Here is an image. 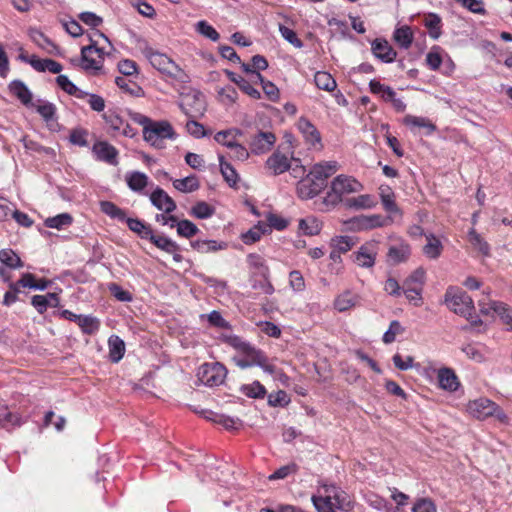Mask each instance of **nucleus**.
I'll return each instance as SVG.
<instances>
[{
	"instance_id": "nucleus-42",
	"label": "nucleus",
	"mask_w": 512,
	"mask_h": 512,
	"mask_svg": "<svg viewBox=\"0 0 512 512\" xmlns=\"http://www.w3.org/2000/svg\"><path fill=\"white\" fill-rule=\"evenodd\" d=\"M73 218L69 213H61L54 217H49L44 221L46 227L62 230L70 226Z\"/></svg>"
},
{
	"instance_id": "nucleus-23",
	"label": "nucleus",
	"mask_w": 512,
	"mask_h": 512,
	"mask_svg": "<svg viewBox=\"0 0 512 512\" xmlns=\"http://www.w3.org/2000/svg\"><path fill=\"white\" fill-rule=\"evenodd\" d=\"M191 247L199 253H215L225 250L228 244L224 241L197 239L190 242Z\"/></svg>"
},
{
	"instance_id": "nucleus-35",
	"label": "nucleus",
	"mask_w": 512,
	"mask_h": 512,
	"mask_svg": "<svg viewBox=\"0 0 512 512\" xmlns=\"http://www.w3.org/2000/svg\"><path fill=\"white\" fill-rule=\"evenodd\" d=\"M370 92L379 98H381L384 102H389V99L392 98L395 91L392 87L382 84L377 79H372L369 82Z\"/></svg>"
},
{
	"instance_id": "nucleus-17",
	"label": "nucleus",
	"mask_w": 512,
	"mask_h": 512,
	"mask_svg": "<svg viewBox=\"0 0 512 512\" xmlns=\"http://www.w3.org/2000/svg\"><path fill=\"white\" fill-rule=\"evenodd\" d=\"M150 201L158 210L171 213L176 209L175 201L162 188L157 187L150 194Z\"/></svg>"
},
{
	"instance_id": "nucleus-11",
	"label": "nucleus",
	"mask_w": 512,
	"mask_h": 512,
	"mask_svg": "<svg viewBox=\"0 0 512 512\" xmlns=\"http://www.w3.org/2000/svg\"><path fill=\"white\" fill-rule=\"evenodd\" d=\"M378 252L379 242L377 240L367 241L352 254L353 261L359 267L372 268L376 263Z\"/></svg>"
},
{
	"instance_id": "nucleus-45",
	"label": "nucleus",
	"mask_w": 512,
	"mask_h": 512,
	"mask_svg": "<svg viewBox=\"0 0 512 512\" xmlns=\"http://www.w3.org/2000/svg\"><path fill=\"white\" fill-rule=\"evenodd\" d=\"M101 211L113 219L124 222L126 220V213L123 209L116 206L113 202L102 201L100 203Z\"/></svg>"
},
{
	"instance_id": "nucleus-50",
	"label": "nucleus",
	"mask_w": 512,
	"mask_h": 512,
	"mask_svg": "<svg viewBox=\"0 0 512 512\" xmlns=\"http://www.w3.org/2000/svg\"><path fill=\"white\" fill-rule=\"evenodd\" d=\"M214 213V207L204 201L197 202L191 209V215L198 219L210 218Z\"/></svg>"
},
{
	"instance_id": "nucleus-12",
	"label": "nucleus",
	"mask_w": 512,
	"mask_h": 512,
	"mask_svg": "<svg viewBox=\"0 0 512 512\" xmlns=\"http://www.w3.org/2000/svg\"><path fill=\"white\" fill-rule=\"evenodd\" d=\"M480 312L484 315L496 313L501 321L512 331V307L506 303L490 300L488 303L484 299L478 301Z\"/></svg>"
},
{
	"instance_id": "nucleus-44",
	"label": "nucleus",
	"mask_w": 512,
	"mask_h": 512,
	"mask_svg": "<svg viewBox=\"0 0 512 512\" xmlns=\"http://www.w3.org/2000/svg\"><path fill=\"white\" fill-rule=\"evenodd\" d=\"M115 82L120 89L132 96L142 97L144 95V91L139 85L124 77H116Z\"/></svg>"
},
{
	"instance_id": "nucleus-37",
	"label": "nucleus",
	"mask_w": 512,
	"mask_h": 512,
	"mask_svg": "<svg viewBox=\"0 0 512 512\" xmlns=\"http://www.w3.org/2000/svg\"><path fill=\"white\" fill-rule=\"evenodd\" d=\"M62 65L53 59H40L34 57V70L39 72H51L53 74H59L62 71Z\"/></svg>"
},
{
	"instance_id": "nucleus-20",
	"label": "nucleus",
	"mask_w": 512,
	"mask_h": 512,
	"mask_svg": "<svg viewBox=\"0 0 512 512\" xmlns=\"http://www.w3.org/2000/svg\"><path fill=\"white\" fill-rule=\"evenodd\" d=\"M93 152L95 153L97 159L101 161H104L110 165L118 164V151L108 142L101 141L95 143L93 146Z\"/></svg>"
},
{
	"instance_id": "nucleus-5",
	"label": "nucleus",
	"mask_w": 512,
	"mask_h": 512,
	"mask_svg": "<svg viewBox=\"0 0 512 512\" xmlns=\"http://www.w3.org/2000/svg\"><path fill=\"white\" fill-rule=\"evenodd\" d=\"M137 48L159 72L178 78L182 73L181 68L166 54L154 50L146 40L138 39Z\"/></svg>"
},
{
	"instance_id": "nucleus-64",
	"label": "nucleus",
	"mask_w": 512,
	"mask_h": 512,
	"mask_svg": "<svg viewBox=\"0 0 512 512\" xmlns=\"http://www.w3.org/2000/svg\"><path fill=\"white\" fill-rule=\"evenodd\" d=\"M106 124L110 129L117 134L122 129L123 123L125 122L118 114L114 112H108L103 115Z\"/></svg>"
},
{
	"instance_id": "nucleus-54",
	"label": "nucleus",
	"mask_w": 512,
	"mask_h": 512,
	"mask_svg": "<svg viewBox=\"0 0 512 512\" xmlns=\"http://www.w3.org/2000/svg\"><path fill=\"white\" fill-rule=\"evenodd\" d=\"M425 26L428 29L429 35L433 39L439 38L441 35V19L434 14H430L425 17Z\"/></svg>"
},
{
	"instance_id": "nucleus-30",
	"label": "nucleus",
	"mask_w": 512,
	"mask_h": 512,
	"mask_svg": "<svg viewBox=\"0 0 512 512\" xmlns=\"http://www.w3.org/2000/svg\"><path fill=\"white\" fill-rule=\"evenodd\" d=\"M108 347L109 359L113 363H118L123 358L125 353L124 341L119 336L112 335L108 340Z\"/></svg>"
},
{
	"instance_id": "nucleus-16",
	"label": "nucleus",
	"mask_w": 512,
	"mask_h": 512,
	"mask_svg": "<svg viewBox=\"0 0 512 512\" xmlns=\"http://www.w3.org/2000/svg\"><path fill=\"white\" fill-rule=\"evenodd\" d=\"M296 126L307 144L313 147L321 146L320 132L306 117H300Z\"/></svg>"
},
{
	"instance_id": "nucleus-28",
	"label": "nucleus",
	"mask_w": 512,
	"mask_h": 512,
	"mask_svg": "<svg viewBox=\"0 0 512 512\" xmlns=\"http://www.w3.org/2000/svg\"><path fill=\"white\" fill-rule=\"evenodd\" d=\"M243 135V132L238 128H230L227 130L219 131L215 134L214 140L227 147L228 149L233 146L237 139Z\"/></svg>"
},
{
	"instance_id": "nucleus-15",
	"label": "nucleus",
	"mask_w": 512,
	"mask_h": 512,
	"mask_svg": "<svg viewBox=\"0 0 512 512\" xmlns=\"http://www.w3.org/2000/svg\"><path fill=\"white\" fill-rule=\"evenodd\" d=\"M276 136L272 132L260 131L252 137L250 150L253 154L261 155L267 153L275 144Z\"/></svg>"
},
{
	"instance_id": "nucleus-25",
	"label": "nucleus",
	"mask_w": 512,
	"mask_h": 512,
	"mask_svg": "<svg viewBox=\"0 0 512 512\" xmlns=\"http://www.w3.org/2000/svg\"><path fill=\"white\" fill-rule=\"evenodd\" d=\"M411 254V247L409 244L401 242L398 245H393L388 250V261L392 264L405 262Z\"/></svg>"
},
{
	"instance_id": "nucleus-14",
	"label": "nucleus",
	"mask_w": 512,
	"mask_h": 512,
	"mask_svg": "<svg viewBox=\"0 0 512 512\" xmlns=\"http://www.w3.org/2000/svg\"><path fill=\"white\" fill-rule=\"evenodd\" d=\"M34 109L41 116L46 127L50 131L55 132L60 129V124L58 122L57 116V108L53 103L43 99H38L37 102L34 103Z\"/></svg>"
},
{
	"instance_id": "nucleus-59",
	"label": "nucleus",
	"mask_w": 512,
	"mask_h": 512,
	"mask_svg": "<svg viewBox=\"0 0 512 512\" xmlns=\"http://www.w3.org/2000/svg\"><path fill=\"white\" fill-rule=\"evenodd\" d=\"M221 338L225 343L237 349L240 353L251 346L249 343L243 341L240 337L233 334H222Z\"/></svg>"
},
{
	"instance_id": "nucleus-55",
	"label": "nucleus",
	"mask_w": 512,
	"mask_h": 512,
	"mask_svg": "<svg viewBox=\"0 0 512 512\" xmlns=\"http://www.w3.org/2000/svg\"><path fill=\"white\" fill-rule=\"evenodd\" d=\"M176 228L178 235L185 238H191L194 235H196L199 231L198 227L190 220L178 221L176 224Z\"/></svg>"
},
{
	"instance_id": "nucleus-22",
	"label": "nucleus",
	"mask_w": 512,
	"mask_h": 512,
	"mask_svg": "<svg viewBox=\"0 0 512 512\" xmlns=\"http://www.w3.org/2000/svg\"><path fill=\"white\" fill-rule=\"evenodd\" d=\"M439 387L443 390L454 392L458 389L460 382L457 375L451 368H441L437 373Z\"/></svg>"
},
{
	"instance_id": "nucleus-4",
	"label": "nucleus",
	"mask_w": 512,
	"mask_h": 512,
	"mask_svg": "<svg viewBox=\"0 0 512 512\" xmlns=\"http://www.w3.org/2000/svg\"><path fill=\"white\" fill-rule=\"evenodd\" d=\"M363 189V185L352 176L338 175L330 183L329 189L322 200L324 208L330 210L340 204L345 196L358 193Z\"/></svg>"
},
{
	"instance_id": "nucleus-34",
	"label": "nucleus",
	"mask_w": 512,
	"mask_h": 512,
	"mask_svg": "<svg viewBox=\"0 0 512 512\" xmlns=\"http://www.w3.org/2000/svg\"><path fill=\"white\" fill-rule=\"evenodd\" d=\"M173 186L182 193H191L199 189L200 183L197 176L190 175L183 179H175Z\"/></svg>"
},
{
	"instance_id": "nucleus-57",
	"label": "nucleus",
	"mask_w": 512,
	"mask_h": 512,
	"mask_svg": "<svg viewBox=\"0 0 512 512\" xmlns=\"http://www.w3.org/2000/svg\"><path fill=\"white\" fill-rule=\"evenodd\" d=\"M404 329L399 321L394 320L390 323L388 330L383 335V342L390 344L395 341L396 336L403 333Z\"/></svg>"
},
{
	"instance_id": "nucleus-29",
	"label": "nucleus",
	"mask_w": 512,
	"mask_h": 512,
	"mask_svg": "<svg viewBox=\"0 0 512 512\" xmlns=\"http://www.w3.org/2000/svg\"><path fill=\"white\" fill-rule=\"evenodd\" d=\"M125 180L128 187L137 193L142 192L148 184V176L139 171L127 173Z\"/></svg>"
},
{
	"instance_id": "nucleus-58",
	"label": "nucleus",
	"mask_w": 512,
	"mask_h": 512,
	"mask_svg": "<svg viewBox=\"0 0 512 512\" xmlns=\"http://www.w3.org/2000/svg\"><path fill=\"white\" fill-rule=\"evenodd\" d=\"M412 512H437V507L432 499L424 497L415 501Z\"/></svg>"
},
{
	"instance_id": "nucleus-61",
	"label": "nucleus",
	"mask_w": 512,
	"mask_h": 512,
	"mask_svg": "<svg viewBox=\"0 0 512 512\" xmlns=\"http://www.w3.org/2000/svg\"><path fill=\"white\" fill-rule=\"evenodd\" d=\"M422 291L423 288L402 287V292L405 294L409 302L412 303L415 307H419L423 303Z\"/></svg>"
},
{
	"instance_id": "nucleus-53",
	"label": "nucleus",
	"mask_w": 512,
	"mask_h": 512,
	"mask_svg": "<svg viewBox=\"0 0 512 512\" xmlns=\"http://www.w3.org/2000/svg\"><path fill=\"white\" fill-rule=\"evenodd\" d=\"M406 125L425 128L428 133H432L436 130V126L427 118L418 117L413 115H407L404 119Z\"/></svg>"
},
{
	"instance_id": "nucleus-33",
	"label": "nucleus",
	"mask_w": 512,
	"mask_h": 512,
	"mask_svg": "<svg viewBox=\"0 0 512 512\" xmlns=\"http://www.w3.org/2000/svg\"><path fill=\"white\" fill-rule=\"evenodd\" d=\"M60 303L58 293H47L46 295H34V307L39 313H43L48 306L57 307Z\"/></svg>"
},
{
	"instance_id": "nucleus-13",
	"label": "nucleus",
	"mask_w": 512,
	"mask_h": 512,
	"mask_svg": "<svg viewBox=\"0 0 512 512\" xmlns=\"http://www.w3.org/2000/svg\"><path fill=\"white\" fill-rule=\"evenodd\" d=\"M387 224L388 219L378 214L360 215L346 221L348 229L352 231L371 230L374 228L386 226Z\"/></svg>"
},
{
	"instance_id": "nucleus-41",
	"label": "nucleus",
	"mask_w": 512,
	"mask_h": 512,
	"mask_svg": "<svg viewBox=\"0 0 512 512\" xmlns=\"http://www.w3.org/2000/svg\"><path fill=\"white\" fill-rule=\"evenodd\" d=\"M0 262L9 269H16L23 266L20 257L10 248L0 250Z\"/></svg>"
},
{
	"instance_id": "nucleus-51",
	"label": "nucleus",
	"mask_w": 512,
	"mask_h": 512,
	"mask_svg": "<svg viewBox=\"0 0 512 512\" xmlns=\"http://www.w3.org/2000/svg\"><path fill=\"white\" fill-rule=\"evenodd\" d=\"M354 245L355 242L350 236H336L331 240L332 248L335 249L338 253H346Z\"/></svg>"
},
{
	"instance_id": "nucleus-21",
	"label": "nucleus",
	"mask_w": 512,
	"mask_h": 512,
	"mask_svg": "<svg viewBox=\"0 0 512 512\" xmlns=\"http://www.w3.org/2000/svg\"><path fill=\"white\" fill-rule=\"evenodd\" d=\"M265 165L273 175H279L290 169L291 162L285 154L276 151L267 159Z\"/></svg>"
},
{
	"instance_id": "nucleus-26",
	"label": "nucleus",
	"mask_w": 512,
	"mask_h": 512,
	"mask_svg": "<svg viewBox=\"0 0 512 512\" xmlns=\"http://www.w3.org/2000/svg\"><path fill=\"white\" fill-rule=\"evenodd\" d=\"M359 301V296L351 291H344L334 300V308L339 312H345L355 307Z\"/></svg>"
},
{
	"instance_id": "nucleus-40",
	"label": "nucleus",
	"mask_w": 512,
	"mask_h": 512,
	"mask_svg": "<svg viewBox=\"0 0 512 512\" xmlns=\"http://www.w3.org/2000/svg\"><path fill=\"white\" fill-rule=\"evenodd\" d=\"M314 82L319 89L328 92L333 91L337 87L335 79L330 73L325 71L316 72Z\"/></svg>"
},
{
	"instance_id": "nucleus-63",
	"label": "nucleus",
	"mask_w": 512,
	"mask_h": 512,
	"mask_svg": "<svg viewBox=\"0 0 512 512\" xmlns=\"http://www.w3.org/2000/svg\"><path fill=\"white\" fill-rule=\"evenodd\" d=\"M289 285L295 292H302L305 290V280L300 271L293 270L290 272Z\"/></svg>"
},
{
	"instance_id": "nucleus-9",
	"label": "nucleus",
	"mask_w": 512,
	"mask_h": 512,
	"mask_svg": "<svg viewBox=\"0 0 512 512\" xmlns=\"http://www.w3.org/2000/svg\"><path fill=\"white\" fill-rule=\"evenodd\" d=\"M234 361L236 365L242 369L259 366L266 373H275V366L268 361L267 357L261 350H258L253 346H250L243 351L241 356L234 357Z\"/></svg>"
},
{
	"instance_id": "nucleus-49",
	"label": "nucleus",
	"mask_w": 512,
	"mask_h": 512,
	"mask_svg": "<svg viewBox=\"0 0 512 512\" xmlns=\"http://www.w3.org/2000/svg\"><path fill=\"white\" fill-rule=\"evenodd\" d=\"M256 81H259L262 85V89L267 96V98L273 102L279 100L280 92L279 89L270 81L264 80L260 73H256Z\"/></svg>"
},
{
	"instance_id": "nucleus-36",
	"label": "nucleus",
	"mask_w": 512,
	"mask_h": 512,
	"mask_svg": "<svg viewBox=\"0 0 512 512\" xmlns=\"http://www.w3.org/2000/svg\"><path fill=\"white\" fill-rule=\"evenodd\" d=\"M349 208L370 209L376 205L375 198L370 194H362L357 197L349 198L346 201Z\"/></svg>"
},
{
	"instance_id": "nucleus-27",
	"label": "nucleus",
	"mask_w": 512,
	"mask_h": 512,
	"mask_svg": "<svg viewBox=\"0 0 512 512\" xmlns=\"http://www.w3.org/2000/svg\"><path fill=\"white\" fill-rule=\"evenodd\" d=\"M11 96L17 98L22 104L27 105L31 101V93L28 87L20 80H13L8 85Z\"/></svg>"
},
{
	"instance_id": "nucleus-48",
	"label": "nucleus",
	"mask_w": 512,
	"mask_h": 512,
	"mask_svg": "<svg viewBox=\"0 0 512 512\" xmlns=\"http://www.w3.org/2000/svg\"><path fill=\"white\" fill-rule=\"evenodd\" d=\"M240 391L249 398H264L266 394L265 387L258 381L251 384L242 385Z\"/></svg>"
},
{
	"instance_id": "nucleus-2",
	"label": "nucleus",
	"mask_w": 512,
	"mask_h": 512,
	"mask_svg": "<svg viewBox=\"0 0 512 512\" xmlns=\"http://www.w3.org/2000/svg\"><path fill=\"white\" fill-rule=\"evenodd\" d=\"M130 119L142 126L143 139L155 149H164L166 140H175L177 133L167 120H153L139 112L129 111Z\"/></svg>"
},
{
	"instance_id": "nucleus-39",
	"label": "nucleus",
	"mask_w": 512,
	"mask_h": 512,
	"mask_svg": "<svg viewBox=\"0 0 512 512\" xmlns=\"http://www.w3.org/2000/svg\"><path fill=\"white\" fill-rule=\"evenodd\" d=\"M149 240L159 249L169 253L175 250H180L179 245L172 239L164 235H155L153 232L149 237Z\"/></svg>"
},
{
	"instance_id": "nucleus-7",
	"label": "nucleus",
	"mask_w": 512,
	"mask_h": 512,
	"mask_svg": "<svg viewBox=\"0 0 512 512\" xmlns=\"http://www.w3.org/2000/svg\"><path fill=\"white\" fill-rule=\"evenodd\" d=\"M467 411L479 420L494 416L501 423H506L508 421L507 415L499 405L485 397L469 401L467 404Z\"/></svg>"
},
{
	"instance_id": "nucleus-19",
	"label": "nucleus",
	"mask_w": 512,
	"mask_h": 512,
	"mask_svg": "<svg viewBox=\"0 0 512 512\" xmlns=\"http://www.w3.org/2000/svg\"><path fill=\"white\" fill-rule=\"evenodd\" d=\"M10 290L4 295L3 304L10 306L17 301L21 288H32V273H25L20 280L9 284Z\"/></svg>"
},
{
	"instance_id": "nucleus-52",
	"label": "nucleus",
	"mask_w": 512,
	"mask_h": 512,
	"mask_svg": "<svg viewBox=\"0 0 512 512\" xmlns=\"http://www.w3.org/2000/svg\"><path fill=\"white\" fill-rule=\"evenodd\" d=\"M425 282V270L423 268L416 269L403 282V287L407 288H423Z\"/></svg>"
},
{
	"instance_id": "nucleus-38",
	"label": "nucleus",
	"mask_w": 512,
	"mask_h": 512,
	"mask_svg": "<svg viewBox=\"0 0 512 512\" xmlns=\"http://www.w3.org/2000/svg\"><path fill=\"white\" fill-rule=\"evenodd\" d=\"M395 42L404 49H408L413 42V33L409 26H401L394 31Z\"/></svg>"
},
{
	"instance_id": "nucleus-32",
	"label": "nucleus",
	"mask_w": 512,
	"mask_h": 512,
	"mask_svg": "<svg viewBox=\"0 0 512 512\" xmlns=\"http://www.w3.org/2000/svg\"><path fill=\"white\" fill-rule=\"evenodd\" d=\"M299 230L308 236L318 235L322 229V222L315 216H307L299 220Z\"/></svg>"
},
{
	"instance_id": "nucleus-62",
	"label": "nucleus",
	"mask_w": 512,
	"mask_h": 512,
	"mask_svg": "<svg viewBox=\"0 0 512 512\" xmlns=\"http://www.w3.org/2000/svg\"><path fill=\"white\" fill-rule=\"evenodd\" d=\"M218 95L220 97V101L225 105L234 104L238 98V93L236 89L232 86L221 88L218 91Z\"/></svg>"
},
{
	"instance_id": "nucleus-6",
	"label": "nucleus",
	"mask_w": 512,
	"mask_h": 512,
	"mask_svg": "<svg viewBox=\"0 0 512 512\" xmlns=\"http://www.w3.org/2000/svg\"><path fill=\"white\" fill-rule=\"evenodd\" d=\"M447 307L456 314L470 319L475 307L472 298L459 288L449 287L445 293Z\"/></svg>"
},
{
	"instance_id": "nucleus-8",
	"label": "nucleus",
	"mask_w": 512,
	"mask_h": 512,
	"mask_svg": "<svg viewBox=\"0 0 512 512\" xmlns=\"http://www.w3.org/2000/svg\"><path fill=\"white\" fill-rule=\"evenodd\" d=\"M98 40L90 38V44L82 47L80 66L85 71L97 72L101 70L104 56V47H98Z\"/></svg>"
},
{
	"instance_id": "nucleus-56",
	"label": "nucleus",
	"mask_w": 512,
	"mask_h": 512,
	"mask_svg": "<svg viewBox=\"0 0 512 512\" xmlns=\"http://www.w3.org/2000/svg\"><path fill=\"white\" fill-rule=\"evenodd\" d=\"M210 414L214 415L215 423L222 425L226 429L236 430L239 429V427L241 426V421L238 418H233L230 416L217 414L214 412H211Z\"/></svg>"
},
{
	"instance_id": "nucleus-46",
	"label": "nucleus",
	"mask_w": 512,
	"mask_h": 512,
	"mask_svg": "<svg viewBox=\"0 0 512 512\" xmlns=\"http://www.w3.org/2000/svg\"><path fill=\"white\" fill-rule=\"evenodd\" d=\"M77 324L85 334H94L100 327V322L96 317L81 315Z\"/></svg>"
},
{
	"instance_id": "nucleus-10",
	"label": "nucleus",
	"mask_w": 512,
	"mask_h": 512,
	"mask_svg": "<svg viewBox=\"0 0 512 512\" xmlns=\"http://www.w3.org/2000/svg\"><path fill=\"white\" fill-rule=\"evenodd\" d=\"M227 375V369L219 362L204 363L197 372L198 380L209 387L221 385Z\"/></svg>"
},
{
	"instance_id": "nucleus-1",
	"label": "nucleus",
	"mask_w": 512,
	"mask_h": 512,
	"mask_svg": "<svg viewBox=\"0 0 512 512\" xmlns=\"http://www.w3.org/2000/svg\"><path fill=\"white\" fill-rule=\"evenodd\" d=\"M337 161H323L313 165L297 184V195L304 200L316 197L327 187V179L339 170Z\"/></svg>"
},
{
	"instance_id": "nucleus-24",
	"label": "nucleus",
	"mask_w": 512,
	"mask_h": 512,
	"mask_svg": "<svg viewBox=\"0 0 512 512\" xmlns=\"http://www.w3.org/2000/svg\"><path fill=\"white\" fill-rule=\"evenodd\" d=\"M426 244L423 246V254L431 260L438 259L443 252V244L433 233L425 234Z\"/></svg>"
},
{
	"instance_id": "nucleus-47",
	"label": "nucleus",
	"mask_w": 512,
	"mask_h": 512,
	"mask_svg": "<svg viewBox=\"0 0 512 512\" xmlns=\"http://www.w3.org/2000/svg\"><path fill=\"white\" fill-rule=\"evenodd\" d=\"M469 242L477 249L482 255L488 256L490 252L489 244L482 238V236L476 232L475 229H471L468 233Z\"/></svg>"
},
{
	"instance_id": "nucleus-43",
	"label": "nucleus",
	"mask_w": 512,
	"mask_h": 512,
	"mask_svg": "<svg viewBox=\"0 0 512 512\" xmlns=\"http://www.w3.org/2000/svg\"><path fill=\"white\" fill-rule=\"evenodd\" d=\"M124 222L127 223L131 231L138 234L141 238L149 239L150 235L153 232L150 226L146 225L143 221L139 219L126 217V220Z\"/></svg>"
},
{
	"instance_id": "nucleus-60",
	"label": "nucleus",
	"mask_w": 512,
	"mask_h": 512,
	"mask_svg": "<svg viewBox=\"0 0 512 512\" xmlns=\"http://www.w3.org/2000/svg\"><path fill=\"white\" fill-rule=\"evenodd\" d=\"M196 31L214 42L219 39V33L206 21H199L196 24Z\"/></svg>"
},
{
	"instance_id": "nucleus-18",
	"label": "nucleus",
	"mask_w": 512,
	"mask_h": 512,
	"mask_svg": "<svg viewBox=\"0 0 512 512\" xmlns=\"http://www.w3.org/2000/svg\"><path fill=\"white\" fill-rule=\"evenodd\" d=\"M373 55L385 63L395 60L397 53L385 39H375L371 44Z\"/></svg>"
},
{
	"instance_id": "nucleus-3",
	"label": "nucleus",
	"mask_w": 512,
	"mask_h": 512,
	"mask_svg": "<svg viewBox=\"0 0 512 512\" xmlns=\"http://www.w3.org/2000/svg\"><path fill=\"white\" fill-rule=\"evenodd\" d=\"M311 500L317 512L346 510L350 505V499L345 491L334 484L327 483H321L318 486Z\"/></svg>"
},
{
	"instance_id": "nucleus-31",
	"label": "nucleus",
	"mask_w": 512,
	"mask_h": 512,
	"mask_svg": "<svg viewBox=\"0 0 512 512\" xmlns=\"http://www.w3.org/2000/svg\"><path fill=\"white\" fill-rule=\"evenodd\" d=\"M220 171L230 187H236L239 181V176L234 167L225 160V157L221 154L218 155Z\"/></svg>"
}]
</instances>
